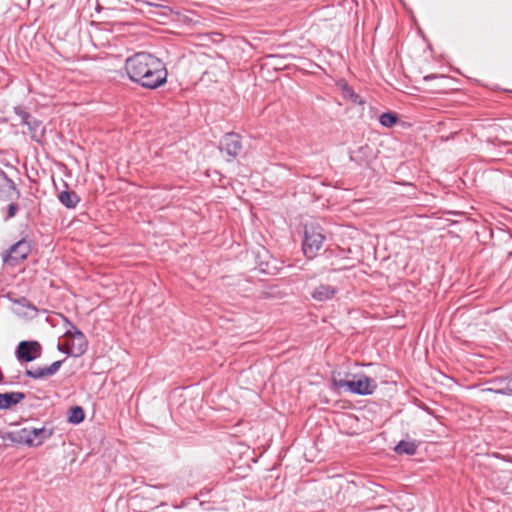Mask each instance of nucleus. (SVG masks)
Wrapping results in <instances>:
<instances>
[{
  "label": "nucleus",
  "mask_w": 512,
  "mask_h": 512,
  "mask_svg": "<svg viewBox=\"0 0 512 512\" xmlns=\"http://www.w3.org/2000/svg\"><path fill=\"white\" fill-rule=\"evenodd\" d=\"M125 69L130 80L144 88L156 89L167 81L163 62L150 53L139 52L127 58Z\"/></svg>",
  "instance_id": "obj_1"
},
{
  "label": "nucleus",
  "mask_w": 512,
  "mask_h": 512,
  "mask_svg": "<svg viewBox=\"0 0 512 512\" xmlns=\"http://www.w3.org/2000/svg\"><path fill=\"white\" fill-rule=\"evenodd\" d=\"M334 389L349 391L358 395H370L377 388L375 380L365 375H359L353 380L332 379Z\"/></svg>",
  "instance_id": "obj_2"
},
{
  "label": "nucleus",
  "mask_w": 512,
  "mask_h": 512,
  "mask_svg": "<svg viewBox=\"0 0 512 512\" xmlns=\"http://www.w3.org/2000/svg\"><path fill=\"white\" fill-rule=\"evenodd\" d=\"M325 236L320 226L306 225L302 250L308 259H313L321 249Z\"/></svg>",
  "instance_id": "obj_3"
},
{
  "label": "nucleus",
  "mask_w": 512,
  "mask_h": 512,
  "mask_svg": "<svg viewBox=\"0 0 512 512\" xmlns=\"http://www.w3.org/2000/svg\"><path fill=\"white\" fill-rule=\"evenodd\" d=\"M65 338L67 340V347L63 350L64 353L73 357H79L85 353L87 349L86 337L74 325L70 324V329L65 332ZM58 349L62 351L60 344Z\"/></svg>",
  "instance_id": "obj_4"
},
{
  "label": "nucleus",
  "mask_w": 512,
  "mask_h": 512,
  "mask_svg": "<svg viewBox=\"0 0 512 512\" xmlns=\"http://www.w3.org/2000/svg\"><path fill=\"white\" fill-rule=\"evenodd\" d=\"M51 436V432L45 428H23L17 432L14 438L17 442L27 444L29 446H37L42 444Z\"/></svg>",
  "instance_id": "obj_5"
},
{
  "label": "nucleus",
  "mask_w": 512,
  "mask_h": 512,
  "mask_svg": "<svg viewBox=\"0 0 512 512\" xmlns=\"http://www.w3.org/2000/svg\"><path fill=\"white\" fill-rule=\"evenodd\" d=\"M41 353V344L33 340L21 341L15 350L16 358L20 362H31L40 357Z\"/></svg>",
  "instance_id": "obj_6"
},
{
  "label": "nucleus",
  "mask_w": 512,
  "mask_h": 512,
  "mask_svg": "<svg viewBox=\"0 0 512 512\" xmlns=\"http://www.w3.org/2000/svg\"><path fill=\"white\" fill-rule=\"evenodd\" d=\"M220 150L229 156L228 161L235 159L242 150L240 135L234 132L226 133L220 141Z\"/></svg>",
  "instance_id": "obj_7"
},
{
  "label": "nucleus",
  "mask_w": 512,
  "mask_h": 512,
  "mask_svg": "<svg viewBox=\"0 0 512 512\" xmlns=\"http://www.w3.org/2000/svg\"><path fill=\"white\" fill-rule=\"evenodd\" d=\"M29 253V244L25 240H20L11 246L9 251L3 256L5 264L14 266L23 261Z\"/></svg>",
  "instance_id": "obj_8"
},
{
  "label": "nucleus",
  "mask_w": 512,
  "mask_h": 512,
  "mask_svg": "<svg viewBox=\"0 0 512 512\" xmlns=\"http://www.w3.org/2000/svg\"><path fill=\"white\" fill-rule=\"evenodd\" d=\"M488 384L490 385L489 387L482 389L483 393H496L507 396L506 389H511L510 374L494 377L489 380Z\"/></svg>",
  "instance_id": "obj_9"
},
{
  "label": "nucleus",
  "mask_w": 512,
  "mask_h": 512,
  "mask_svg": "<svg viewBox=\"0 0 512 512\" xmlns=\"http://www.w3.org/2000/svg\"><path fill=\"white\" fill-rule=\"evenodd\" d=\"M15 305L14 313L25 318H33L37 314L36 307L25 297L12 299Z\"/></svg>",
  "instance_id": "obj_10"
},
{
  "label": "nucleus",
  "mask_w": 512,
  "mask_h": 512,
  "mask_svg": "<svg viewBox=\"0 0 512 512\" xmlns=\"http://www.w3.org/2000/svg\"><path fill=\"white\" fill-rule=\"evenodd\" d=\"M337 293V288L331 285L321 284L315 288L312 298L316 301L323 302L331 300Z\"/></svg>",
  "instance_id": "obj_11"
},
{
  "label": "nucleus",
  "mask_w": 512,
  "mask_h": 512,
  "mask_svg": "<svg viewBox=\"0 0 512 512\" xmlns=\"http://www.w3.org/2000/svg\"><path fill=\"white\" fill-rule=\"evenodd\" d=\"M24 398L25 394L23 392L0 393V410L9 409L20 403Z\"/></svg>",
  "instance_id": "obj_12"
},
{
  "label": "nucleus",
  "mask_w": 512,
  "mask_h": 512,
  "mask_svg": "<svg viewBox=\"0 0 512 512\" xmlns=\"http://www.w3.org/2000/svg\"><path fill=\"white\" fill-rule=\"evenodd\" d=\"M59 201L68 209H73L80 201L78 195L73 191H63L59 194Z\"/></svg>",
  "instance_id": "obj_13"
},
{
  "label": "nucleus",
  "mask_w": 512,
  "mask_h": 512,
  "mask_svg": "<svg viewBox=\"0 0 512 512\" xmlns=\"http://www.w3.org/2000/svg\"><path fill=\"white\" fill-rule=\"evenodd\" d=\"M417 450V445L413 441H400L394 448L397 454L413 455Z\"/></svg>",
  "instance_id": "obj_14"
},
{
  "label": "nucleus",
  "mask_w": 512,
  "mask_h": 512,
  "mask_svg": "<svg viewBox=\"0 0 512 512\" xmlns=\"http://www.w3.org/2000/svg\"><path fill=\"white\" fill-rule=\"evenodd\" d=\"M398 121V116L396 113L393 112H385L382 113L379 117V122L382 126L391 128L393 127Z\"/></svg>",
  "instance_id": "obj_15"
},
{
  "label": "nucleus",
  "mask_w": 512,
  "mask_h": 512,
  "mask_svg": "<svg viewBox=\"0 0 512 512\" xmlns=\"http://www.w3.org/2000/svg\"><path fill=\"white\" fill-rule=\"evenodd\" d=\"M84 411L80 406L71 407L68 420L70 423L79 424L84 420Z\"/></svg>",
  "instance_id": "obj_16"
},
{
  "label": "nucleus",
  "mask_w": 512,
  "mask_h": 512,
  "mask_svg": "<svg viewBox=\"0 0 512 512\" xmlns=\"http://www.w3.org/2000/svg\"><path fill=\"white\" fill-rule=\"evenodd\" d=\"M342 93L344 98L350 100L351 102L355 104H362L363 101L361 100L360 96L354 92V90L349 87L348 85H344L342 89Z\"/></svg>",
  "instance_id": "obj_17"
},
{
  "label": "nucleus",
  "mask_w": 512,
  "mask_h": 512,
  "mask_svg": "<svg viewBox=\"0 0 512 512\" xmlns=\"http://www.w3.org/2000/svg\"><path fill=\"white\" fill-rule=\"evenodd\" d=\"M25 375L33 379H42L45 377H49L45 368H38L35 370L27 369L25 371Z\"/></svg>",
  "instance_id": "obj_18"
},
{
  "label": "nucleus",
  "mask_w": 512,
  "mask_h": 512,
  "mask_svg": "<svg viewBox=\"0 0 512 512\" xmlns=\"http://www.w3.org/2000/svg\"><path fill=\"white\" fill-rule=\"evenodd\" d=\"M62 363V361H55L50 366L45 367L48 376H53L54 374H56L60 369Z\"/></svg>",
  "instance_id": "obj_19"
},
{
  "label": "nucleus",
  "mask_w": 512,
  "mask_h": 512,
  "mask_svg": "<svg viewBox=\"0 0 512 512\" xmlns=\"http://www.w3.org/2000/svg\"><path fill=\"white\" fill-rule=\"evenodd\" d=\"M17 210H18V206L16 204H14V203L9 204L8 205V215L5 220L13 218L16 215Z\"/></svg>",
  "instance_id": "obj_20"
},
{
  "label": "nucleus",
  "mask_w": 512,
  "mask_h": 512,
  "mask_svg": "<svg viewBox=\"0 0 512 512\" xmlns=\"http://www.w3.org/2000/svg\"><path fill=\"white\" fill-rule=\"evenodd\" d=\"M19 115L21 116L23 124L30 125V120L32 119V117L27 112L21 111Z\"/></svg>",
  "instance_id": "obj_21"
},
{
  "label": "nucleus",
  "mask_w": 512,
  "mask_h": 512,
  "mask_svg": "<svg viewBox=\"0 0 512 512\" xmlns=\"http://www.w3.org/2000/svg\"><path fill=\"white\" fill-rule=\"evenodd\" d=\"M19 115L21 116L23 124L30 125V120L32 119V117L27 112L21 111Z\"/></svg>",
  "instance_id": "obj_22"
},
{
  "label": "nucleus",
  "mask_w": 512,
  "mask_h": 512,
  "mask_svg": "<svg viewBox=\"0 0 512 512\" xmlns=\"http://www.w3.org/2000/svg\"><path fill=\"white\" fill-rule=\"evenodd\" d=\"M27 126L30 130L36 131L38 129V127L40 126V123L36 119L32 118L30 120V125H27Z\"/></svg>",
  "instance_id": "obj_23"
},
{
  "label": "nucleus",
  "mask_w": 512,
  "mask_h": 512,
  "mask_svg": "<svg viewBox=\"0 0 512 512\" xmlns=\"http://www.w3.org/2000/svg\"><path fill=\"white\" fill-rule=\"evenodd\" d=\"M510 386H511V389H506L507 396L512 395V372L510 373Z\"/></svg>",
  "instance_id": "obj_24"
},
{
  "label": "nucleus",
  "mask_w": 512,
  "mask_h": 512,
  "mask_svg": "<svg viewBox=\"0 0 512 512\" xmlns=\"http://www.w3.org/2000/svg\"><path fill=\"white\" fill-rule=\"evenodd\" d=\"M350 159H351V160H354V159H355V158H354V154H353V152H351V153H350Z\"/></svg>",
  "instance_id": "obj_25"
},
{
  "label": "nucleus",
  "mask_w": 512,
  "mask_h": 512,
  "mask_svg": "<svg viewBox=\"0 0 512 512\" xmlns=\"http://www.w3.org/2000/svg\"><path fill=\"white\" fill-rule=\"evenodd\" d=\"M508 255L511 257L512 256V251H510Z\"/></svg>",
  "instance_id": "obj_26"
}]
</instances>
